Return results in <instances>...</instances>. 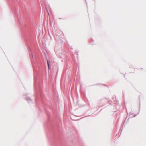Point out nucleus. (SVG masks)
<instances>
[{"label":"nucleus","instance_id":"nucleus-2","mask_svg":"<svg viewBox=\"0 0 146 146\" xmlns=\"http://www.w3.org/2000/svg\"><path fill=\"white\" fill-rule=\"evenodd\" d=\"M47 63L48 66V68L49 69L50 68V65H49V62L48 60H47Z\"/></svg>","mask_w":146,"mask_h":146},{"label":"nucleus","instance_id":"nucleus-1","mask_svg":"<svg viewBox=\"0 0 146 146\" xmlns=\"http://www.w3.org/2000/svg\"><path fill=\"white\" fill-rule=\"evenodd\" d=\"M47 63L48 66V68L49 69L50 68V65H49V62L48 60H47Z\"/></svg>","mask_w":146,"mask_h":146}]
</instances>
